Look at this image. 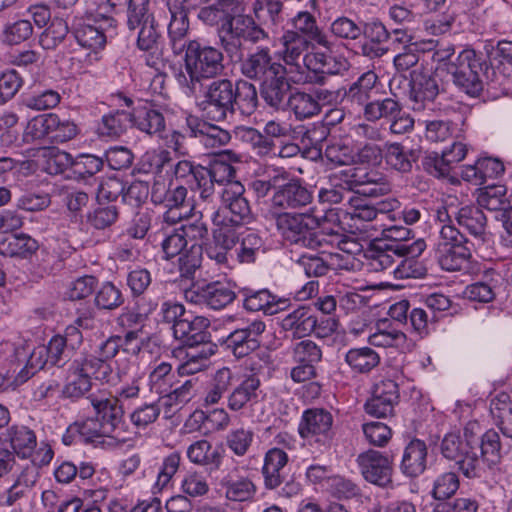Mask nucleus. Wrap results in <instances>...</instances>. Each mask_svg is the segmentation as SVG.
Masks as SVG:
<instances>
[{"mask_svg":"<svg viewBox=\"0 0 512 512\" xmlns=\"http://www.w3.org/2000/svg\"><path fill=\"white\" fill-rule=\"evenodd\" d=\"M224 156H228L229 160L239 162L240 158L238 155L233 153L232 151H226L223 153L219 159H215L206 170L209 173V176L211 179L217 184V187L220 189L228 183L235 182V174L236 170L235 168L228 163L227 161L223 160L222 158Z\"/></svg>","mask_w":512,"mask_h":512,"instance_id":"c03bdc74","label":"nucleus"},{"mask_svg":"<svg viewBox=\"0 0 512 512\" xmlns=\"http://www.w3.org/2000/svg\"><path fill=\"white\" fill-rule=\"evenodd\" d=\"M468 152V147L461 141H454L453 144L442 151L441 155L432 153L423 161L424 169L435 177H444L450 173L453 164L462 161Z\"/></svg>","mask_w":512,"mask_h":512,"instance_id":"aec40b11","label":"nucleus"},{"mask_svg":"<svg viewBox=\"0 0 512 512\" xmlns=\"http://www.w3.org/2000/svg\"><path fill=\"white\" fill-rule=\"evenodd\" d=\"M233 82L229 79L212 81L205 89L197 107L211 121L221 122L232 115Z\"/></svg>","mask_w":512,"mask_h":512,"instance_id":"6e6552de","label":"nucleus"},{"mask_svg":"<svg viewBox=\"0 0 512 512\" xmlns=\"http://www.w3.org/2000/svg\"><path fill=\"white\" fill-rule=\"evenodd\" d=\"M440 450L446 459L456 462L465 477L477 478L481 476V460L474 446H472V439L465 441L459 432H449L442 439Z\"/></svg>","mask_w":512,"mask_h":512,"instance_id":"0eeeda50","label":"nucleus"},{"mask_svg":"<svg viewBox=\"0 0 512 512\" xmlns=\"http://www.w3.org/2000/svg\"><path fill=\"white\" fill-rule=\"evenodd\" d=\"M280 325L292 338L301 339L315 330L316 315L309 308L301 306L285 315Z\"/></svg>","mask_w":512,"mask_h":512,"instance_id":"393cba45","label":"nucleus"},{"mask_svg":"<svg viewBox=\"0 0 512 512\" xmlns=\"http://www.w3.org/2000/svg\"><path fill=\"white\" fill-rule=\"evenodd\" d=\"M345 362L354 373L366 374L379 365L380 356L370 347L352 348L346 353Z\"/></svg>","mask_w":512,"mask_h":512,"instance_id":"a19ab883","label":"nucleus"},{"mask_svg":"<svg viewBox=\"0 0 512 512\" xmlns=\"http://www.w3.org/2000/svg\"><path fill=\"white\" fill-rule=\"evenodd\" d=\"M400 103L392 98H384L367 103L363 109L364 118L370 122H376L382 118L391 119L399 113Z\"/></svg>","mask_w":512,"mask_h":512,"instance_id":"864d4df0","label":"nucleus"},{"mask_svg":"<svg viewBox=\"0 0 512 512\" xmlns=\"http://www.w3.org/2000/svg\"><path fill=\"white\" fill-rule=\"evenodd\" d=\"M287 462L288 455L282 449L272 448L266 452L261 473L267 490H275L284 482L283 470Z\"/></svg>","mask_w":512,"mask_h":512,"instance_id":"b1692460","label":"nucleus"},{"mask_svg":"<svg viewBox=\"0 0 512 512\" xmlns=\"http://www.w3.org/2000/svg\"><path fill=\"white\" fill-rule=\"evenodd\" d=\"M69 433H77L80 439L85 443L111 445L119 438L110 429H106L100 418L89 417L82 421H77L68 428Z\"/></svg>","mask_w":512,"mask_h":512,"instance_id":"412c9836","label":"nucleus"},{"mask_svg":"<svg viewBox=\"0 0 512 512\" xmlns=\"http://www.w3.org/2000/svg\"><path fill=\"white\" fill-rule=\"evenodd\" d=\"M213 223L218 226V229L214 231V243L221 249L226 250L229 253L235 254V249L238 245L239 237L236 230L226 221V217L221 215V211L217 210L212 215Z\"/></svg>","mask_w":512,"mask_h":512,"instance_id":"37998d69","label":"nucleus"},{"mask_svg":"<svg viewBox=\"0 0 512 512\" xmlns=\"http://www.w3.org/2000/svg\"><path fill=\"white\" fill-rule=\"evenodd\" d=\"M222 52L196 40L189 41L186 47L185 72L177 75V81L185 93L196 95L202 89V80L219 76L224 71Z\"/></svg>","mask_w":512,"mask_h":512,"instance_id":"f03ea898","label":"nucleus"},{"mask_svg":"<svg viewBox=\"0 0 512 512\" xmlns=\"http://www.w3.org/2000/svg\"><path fill=\"white\" fill-rule=\"evenodd\" d=\"M260 380L255 374L246 376L227 397V406L232 411L244 409L252 401L258 398Z\"/></svg>","mask_w":512,"mask_h":512,"instance_id":"c756f323","label":"nucleus"},{"mask_svg":"<svg viewBox=\"0 0 512 512\" xmlns=\"http://www.w3.org/2000/svg\"><path fill=\"white\" fill-rule=\"evenodd\" d=\"M434 252L440 267L449 272L461 271L472 257L468 245L434 247Z\"/></svg>","mask_w":512,"mask_h":512,"instance_id":"c85d7f7f","label":"nucleus"},{"mask_svg":"<svg viewBox=\"0 0 512 512\" xmlns=\"http://www.w3.org/2000/svg\"><path fill=\"white\" fill-rule=\"evenodd\" d=\"M281 44L283 46L282 57L284 62L290 66L300 67L299 61L307 54L310 41L296 31L287 30L282 35Z\"/></svg>","mask_w":512,"mask_h":512,"instance_id":"2f4dec72","label":"nucleus"},{"mask_svg":"<svg viewBox=\"0 0 512 512\" xmlns=\"http://www.w3.org/2000/svg\"><path fill=\"white\" fill-rule=\"evenodd\" d=\"M118 217L119 212L116 206H99L87 214V223L96 230H105L111 227Z\"/></svg>","mask_w":512,"mask_h":512,"instance_id":"69168bd1","label":"nucleus"},{"mask_svg":"<svg viewBox=\"0 0 512 512\" xmlns=\"http://www.w3.org/2000/svg\"><path fill=\"white\" fill-rule=\"evenodd\" d=\"M130 123H132L131 113L116 111L102 117L99 131L105 136L118 137L126 131Z\"/></svg>","mask_w":512,"mask_h":512,"instance_id":"4d7b16f0","label":"nucleus"},{"mask_svg":"<svg viewBox=\"0 0 512 512\" xmlns=\"http://www.w3.org/2000/svg\"><path fill=\"white\" fill-rule=\"evenodd\" d=\"M197 380L194 378L186 380L180 386L161 396L159 402L164 407L171 408L189 402L196 393Z\"/></svg>","mask_w":512,"mask_h":512,"instance_id":"bf43d9fd","label":"nucleus"},{"mask_svg":"<svg viewBox=\"0 0 512 512\" xmlns=\"http://www.w3.org/2000/svg\"><path fill=\"white\" fill-rule=\"evenodd\" d=\"M481 457L488 466L500 463L502 458V445L499 434L494 429L487 430L480 440Z\"/></svg>","mask_w":512,"mask_h":512,"instance_id":"5fc2aeb1","label":"nucleus"},{"mask_svg":"<svg viewBox=\"0 0 512 512\" xmlns=\"http://www.w3.org/2000/svg\"><path fill=\"white\" fill-rule=\"evenodd\" d=\"M217 485L226 499L234 502L250 501L257 492V486L248 476H240L239 468L223 471Z\"/></svg>","mask_w":512,"mask_h":512,"instance_id":"6ab92c4d","label":"nucleus"},{"mask_svg":"<svg viewBox=\"0 0 512 512\" xmlns=\"http://www.w3.org/2000/svg\"><path fill=\"white\" fill-rule=\"evenodd\" d=\"M294 31L315 41L317 44L329 48L330 42L317 25L316 19L309 12H299L293 19Z\"/></svg>","mask_w":512,"mask_h":512,"instance_id":"a18cd8bd","label":"nucleus"},{"mask_svg":"<svg viewBox=\"0 0 512 512\" xmlns=\"http://www.w3.org/2000/svg\"><path fill=\"white\" fill-rule=\"evenodd\" d=\"M160 235L162 236L161 247L166 259L178 256L189 247V240L184 237L180 227L162 228Z\"/></svg>","mask_w":512,"mask_h":512,"instance_id":"09e8293b","label":"nucleus"},{"mask_svg":"<svg viewBox=\"0 0 512 512\" xmlns=\"http://www.w3.org/2000/svg\"><path fill=\"white\" fill-rule=\"evenodd\" d=\"M333 416L323 408L307 409L303 412L298 426V432L302 439L310 445L328 448L333 439Z\"/></svg>","mask_w":512,"mask_h":512,"instance_id":"1a4fd4ad","label":"nucleus"},{"mask_svg":"<svg viewBox=\"0 0 512 512\" xmlns=\"http://www.w3.org/2000/svg\"><path fill=\"white\" fill-rule=\"evenodd\" d=\"M7 441L14 452L22 458L30 457L37 445L34 431L23 425L11 426L7 430Z\"/></svg>","mask_w":512,"mask_h":512,"instance_id":"f704fd0d","label":"nucleus"},{"mask_svg":"<svg viewBox=\"0 0 512 512\" xmlns=\"http://www.w3.org/2000/svg\"><path fill=\"white\" fill-rule=\"evenodd\" d=\"M410 100L414 110H422L433 103L439 94L436 79L422 67L413 69L410 73Z\"/></svg>","mask_w":512,"mask_h":512,"instance_id":"a211bd4d","label":"nucleus"},{"mask_svg":"<svg viewBox=\"0 0 512 512\" xmlns=\"http://www.w3.org/2000/svg\"><path fill=\"white\" fill-rule=\"evenodd\" d=\"M124 298L119 288L113 283L106 282L95 295V305L100 309L113 310L121 306Z\"/></svg>","mask_w":512,"mask_h":512,"instance_id":"774afa93","label":"nucleus"},{"mask_svg":"<svg viewBox=\"0 0 512 512\" xmlns=\"http://www.w3.org/2000/svg\"><path fill=\"white\" fill-rule=\"evenodd\" d=\"M488 65L477 57L474 50H463L454 61L447 65L454 84L470 96H478L483 90V82Z\"/></svg>","mask_w":512,"mask_h":512,"instance_id":"39448f33","label":"nucleus"},{"mask_svg":"<svg viewBox=\"0 0 512 512\" xmlns=\"http://www.w3.org/2000/svg\"><path fill=\"white\" fill-rule=\"evenodd\" d=\"M132 123L139 130L161 136L165 129V119L161 112L148 106L139 107L131 113Z\"/></svg>","mask_w":512,"mask_h":512,"instance_id":"c9c22d12","label":"nucleus"},{"mask_svg":"<svg viewBox=\"0 0 512 512\" xmlns=\"http://www.w3.org/2000/svg\"><path fill=\"white\" fill-rule=\"evenodd\" d=\"M96 417L110 429L115 435L120 436V428L123 424L124 410L118 397L107 395L105 392L92 393L88 396Z\"/></svg>","mask_w":512,"mask_h":512,"instance_id":"f3484780","label":"nucleus"},{"mask_svg":"<svg viewBox=\"0 0 512 512\" xmlns=\"http://www.w3.org/2000/svg\"><path fill=\"white\" fill-rule=\"evenodd\" d=\"M202 244L193 243L178 255V270L180 276L192 279L196 270L201 266Z\"/></svg>","mask_w":512,"mask_h":512,"instance_id":"603ef678","label":"nucleus"},{"mask_svg":"<svg viewBox=\"0 0 512 512\" xmlns=\"http://www.w3.org/2000/svg\"><path fill=\"white\" fill-rule=\"evenodd\" d=\"M127 26L130 30H135L141 24L153 20L150 13L149 0H130L126 9Z\"/></svg>","mask_w":512,"mask_h":512,"instance_id":"0e129e2a","label":"nucleus"},{"mask_svg":"<svg viewBox=\"0 0 512 512\" xmlns=\"http://www.w3.org/2000/svg\"><path fill=\"white\" fill-rule=\"evenodd\" d=\"M412 231L404 226L393 225L382 231L383 239L398 259L402 257H419L426 249L423 239L410 242Z\"/></svg>","mask_w":512,"mask_h":512,"instance_id":"4468645a","label":"nucleus"},{"mask_svg":"<svg viewBox=\"0 0 512 512\" xmlns=\"http://www.w3.org/2000/svg\"><path fill=\"white\" fill-rule=\"evenodd\" d=\"M490 413L494 424L501 433L512 439V404L507 394H500L490 403Z\"/></svg>","mask_w":512,"mask_h":512,"instance_id":"ea45409f","label":"nucleus"},{"mask_svg":"<svg viewBox=\"0 0 512 512\" xmlns=\"http://www.w3.org/2000/svg\"><path fill=\"white\" fill-rule=\"evenodd\" d=\"M427 446L424 441L413 439L405 447L400 469L408 477H418L427 466Z\"/></svg>","mask_w":512,"mask_h":512,"instance_id":"bb28decb","label":"nucleus"},{"mask_svg":"<svg viewBox=\"0 0 512 512\" xmlns=\"http://www.w3.org/2000/svg\"><path fill=\"white\" fill-rule=\"evenodd\" d=\"M187 457L194 464L216 468L220 466L222 461L219 450L213 449L212 444L206 439L192 443L187 448Z\"/></svg>","mask_w":512,"mask_h":512,"instance_id":"79ce46f5","label":"nucleus"},{"mask_svg":"<svg viewBox=\"0 0 512 512\" xmlns=\"http://www.w3.org/2000/svg\"><path fill=\"white\" fill-rule=\"evenodd\" d=\"M92 378L103 383H110L112 367L96 360L93 356L80 354L69 365L63 394L69 398H81L90 391Z\"/></svg>","mask_w":512,"mask_h":512,"instance_id":"20e7f679","label":"nucleus"},{"mask_svg":"<svg viewBox=\"0 0 512 512\" xmlns=\"http://www.w3.org/2000/svg\"><path fill=\"white\" fill-rule=\"evenodd\" d=\"M262 245V239L257 233L246 231L242 234L241 239L238 240V245L235 249V259L241 263L254 262L256 254L262 248Z\"/></svg>","mask_w":512,"mask_h":512,"instance_id":"6e6d98bb","label":"nucleus"},{"mask_svg":"<svg viewBox=\"0 0 512 512\" xmlns=\"http://www.w3.org/2000/svg\"><path fill=\"white\" fill-rule=\"evenodd\" d=\"M38 248L37 240L24 233L11 235L0 242V253L10 257L28 258Z\"/></svg>","mask_w":512,"mask_h":512,"instance_id":"e433bc0d","label":"nucleus"},{"mask_svg":"<svg viewBox=\"0 0 512 512\" xmlns=\"http://www.w3.org/2000/svg\"><path fill=\"white\" fill-rule=\"evenodd\" d=\"M315 208L306 212H272L276 229L285 243L290 246L316 250L321 247L322 233L315 231L320 226V217Z\"/></svg>","mask_w":512,"mask_h":512,"instance_id":"7ed1b4c3","label":"nucleus"},{"mask_svg":"<svg viewBox=\"0 0 512 512\" xmlns=\"http://www.w3.org/2000/svg\"><path fill=\"white\" fill-rule=\"evenodd\" d=\"M288 306V299L273 295L269 290L262 289L246 294L243 307L247 311H262L266 315H274Z\"/></svg>","mask_w":512,"mask_h":512,"instance_id":"cd10ccee","label":"nucleus"},{"mask_svg":"<svg viewBox=\"0 0 512 512\" xmlns=\"http://www.w3.org/2000/svg\"><path fill=\"white\" fill-rule=\"evenodd\" d=\"M265 38L267 33L252 17L240 14L226 19L220 30L222 46L231 58L240 57L242 39L257 43Z\"/></svg>","mask_w":512,"mask_h":512,"instance_id":"423d86ee","label":"nucleus"},{"mask_svg":"<svg viewBox=\"0 0 512 512\" xmlns=\"http://www.w3.org/2000/svg\"><path fill=\"white\" fill-rule=\"evenodd\" d=\"M455 219L471 235L481 236L486 227V216L478 206H464L458 210Z\"/></svg>","mask_w":512,"mask_h":512,"instance_id":"49530a36","label":"nucleus"},{"mask_svg":"<svg viewBox=\"0 0 512 512\" xmlns=\"http://www.w3.org/2000/svg\"><path fill=\"white\" fill-rule=\"evenodd\" d=\"M398 401V384L390 379L382 380L375 385L372 397L365 404V411L371 416L386 418L393 415Z\"/></svg>","mask_w":512,"mask_h":512,"instance_id":"2eb2a0df","label":"nucleus"},{"mask_svg":"<svg viewBox=\"0 0 512 512\" xmlns=\"http://www.w3.org/2000/svg\"><path fill=\"white\" fill-rule=\"evenodd\" d=\"M240 71L246 78L260 83V93L267 105L279 109L284 104L289 88L287 70L273 58L269 48H258L248 54L241 62Z\"/></svg>","mask_w":512,"mask_h":512,"instance_id":"f257e3e1","label":"nucleus"},{"mask_svg":"<svg viewBox=\"0 0 512 512\" xmlns=\"http://www.w3.org/2000/svg\"><path fill=\"white\" fill-rule=\"evenodd\" d=\"M377 81L378 76L374 71L363 73L345 92V100L352 104H357L358 106H365L369 103L368 100L371 97V93Z\"/></svg>","mask_w":512,"mask_h":512,"instance_id":"58836bf2","label":"nucleus"},{"mask_svg":"<svg viewBox=\"0 0 512 512\" xmlns=\"http://www.w3.org/2000/svg\"><path fill=\"white\" fill-rule=\"evenodd\" d=\"M457 125L450 120L425 121V137L428 141L445 142L455 136Z\"/></svg>","mask_w":512,"mask_h":512,"instance_id":"052dcab7","label":"nucleus"},{"mask_svg":"<svg viewBox=\"0 0 512 512\" xmlns=\"http://www.w3.org/2000/svg\"><path fill=\"white\" fill-rule=\"evenodd\" d=\"M215 352L216 346L211 341L175 349L173 351L174 356L181 361L178 366V373L180 375H192L204 370L208 366L209 358Z\"/></svg>","mask_w":512,"mask_h":512,"instance_id":"dca6fc26","label":"nucleus"},{"mask_svg":"<svg viewBox=\"0 0 512 512\" xmlns=\"http://www.w3.org/2000/svg\"><path fill=\"white\" fill-rule=\"evenodd\" d=\"M233 94L235 100H232V114L236 109L243 115H251L256 110L258 95L256 87L252 83L246 80L233 83Z\"/></svg>","mask_w":512,"mask_h":512,"instance_id":"4c0bfd02","label":"nucleus"},{"mask_svg":"<svg viewBox=\"0 0 512 512\" xmlns=\"http://www.w3.org/2000/svg\"><path fill=\"white\" fill-rule=\"evenodd\" d=\"M458 489V475L455 472H445L435 479L431 495L437 502H449Z\"/></svg>","mask_w":512,"mask_h":512,"instance_id":"13d9d810","label":"nucleus"},{"mask_svg":"<svg viewBox=\"0 0 512 512\" xmlns=\"http://www.w3.org/2000/svg\"><path fill=\"white\" fill-rule=\"evenodd\" d=\"M209 325L206 317L196 316L191 320L183 318L172 329L175 338L183 340L186 346H192L210 341L211 335L207 331Z\"/></svg>","mask_w":512,"mask_h":512,"instance_id":"5701e85b","label":"nucleus"},{"mask_svg":"<svg viewBox=\"0 0 512 512\" xmlns=\"http://www.w3.org/2000/svg\"><path fill=\"white\" fill-rule=\"evenodd\" d=\"M286 104L299 121L311 119L321 112V105H318L310 92L294 90L289 94Z\"/></svg>","mask_w":512,"mask_h":512,"instance_id":"473e14b6","label":"nucleus"},{"mask_svg":"<svg viewBox=\"0 0 512 512\" xmlns=\"http://www.w3.org/2000/svg\"><path fill=\"white\" fill-rule=\"evenodd\" d=\"M383 158L387 166L396 171L406 173L412 169L410 151L400 143H386L383 147Z\"/></svg>","mask_w":512,"mask_h":512,"instance_id":"de8ad7c7","label":"nucleus"},{"mask_svg":"<svg viewBox=\"0 0 512 512\" xmlns=\"http://www.w3.org/2000/svg\"><path fill=\"white\" fill-rule=\"evenodd\" d=\"M266 329L261 320H253L232 331L226 340L227 348L236 358H243L260 347V336Z\"/></svg>","mask_w":512,"mask_h":512,"instance_id":"f8f14e48","label":"nucleus"},{"mask_svg":"<svg viewBox=\"0 0 512 512\" xmlns=\"http://www.w3.org/2000/svg\"><path fill=\"white\" fill-rule=\"evenodd\" d=\"M190 136L199 138L206 148H217L226 145L230 139V133L216 125L210 124L195 116L186 119Z\"/></svg>","mask_w":512,"mask_h":512,"instance_id":"4be33fe9","label":"nucleus"},{"mask_svg":"<svg viewBox=\"0 0 512 512\" xmlns=\"http://www.w3.org/2000/svg\"><path fill=\"white\" fill-rule=\"evenodd\" d=\"M395 257L387 242L376 241L366 253V266L372 272L388 271L393 274V268L396 267Z\"/></svg>","mask_w":512,"mask_h":512,"instance_id":"72a5a7b5","label":"nucleus"},{"mask_svg":"<svg viewBox=\"0 0 512 512\" xmlns=\"http://www.w3.org/2000/svg\"><path fill=\"white\" fill-rule=\"evenodd\" d=\"M184 297L190 303L219 310L231 304L236 298V293L228 285L216 281L204 285H193L185 290Z\"/></svg>","mask_w":512,"mask_h":512,"instance_id":"9b49d317","label":"nucleus"},{"mask_svg":"<svg viewBox=\"0 0 512 512\" xmlns=\"http://www.w3.org/2000/svg\"><path fill=\"white\" fill-rule=\"evenodd\" d=\"M313 200L312 192L298 180H291L279 185L275 190L271 206L276 212L302 209Z\"/></svg>","mask_w":512,"mask_h":512,"instance_id":"ddd939ff","label":"nucleus"},{"mask_svg":"<svg viewBox=\"0 0 512 512\" xmlns=\"http://www.w3.org/2000/svg\"><path fill=\"white\" fill-rule=\"evenodd\" d=\"M167 6L171 17L168 33L174 53L179 54L184 48L186 49L188 44L184 41V37L189 29V21L186 11L177 4V0H174L173 3L169 0Z\"/></svg>","mask_w":512,"mask_h":512,"instance_id":"a878e982","label":"nucleus"},{"mask_svg":"<svg viewBox=\"0 0 512 512\" xmlns=\"http://www.w3.org/2000/svg\"><path fill=\"white\" fill-rule=\"evenodd\" d=\"M233 372L227 367L216 371L205 396L208 405L217 404L223 395L232 387Z\"/></svg>","mask_w":512,"mask_h":512,"instance_id":"8fccbe9b","label":"nucleus"},{"mask_svg":"<svg viewBox=\"0 0 512 512\" xmlns=\"http://www.w3.org/2000/svg\"><path fill=\"white\" fill-rule=\"evenodd\" d=\"M326 490L335 498L351 499L360 495V488L352 480L333 475L327 480Z\"/></svg>","mask_w":512,"mask_h":512,"instance_id":"e2e57ef3","label":"nucleus"},{"mask_svg":"<svg viewBox=\"0 0 512 512\" xmlns=\"http://www.w3.org/2000/svg\"><path fill=\"white\" fill-rule=\"evenodd\" d=\"M331 246L336 248L343 254L353 256L360 252V244L339 232L331 231L329 233L322 232L321 248Z\"/></svg>","mask_w":512,"mask_h":512,"instance_id":"680f3d73","label":"nucleus"},{"mask_svg":"<svg viewBox=\"0 0 512 512\" xmlns=\"http://www.w3.org/2000/svg\"><path fill=\"white\" fill-rule=\"evenodd\" d=\"M173 379L172 365L168 362H161L149 374V389L160 397L164 396L172 388Z\"/></svg>","mask_w":512,"mask_h":512,"instance_id":"3c124183","label":"nucleus"},{"mask_svg":"<svg viewBox=\"0 0 512 512\" xmlns=\"http://www.w3.org/2000/svg\"><path fill=\"white\" fill-rule=\"evenodd\" d=\"M478 203L490 211L505 210L509 203L506 199V190L503 186L487 187L478 196Z\"/></svg>","mask_w":512,"mask_h":512,"instance_id":"338daca9","label":"nucleus"},{"mask_svg":"<svg viewBox=\"0 0 512 512\" xmlns=\"http://www.w3.org/2000/svg\"><path fill=\"white\" fill-rule=\"evenodd\" d=\"M360 474L370 484L388 488L393 483V459L378 450L368 449L356 458Z\"/></svg>","mask_w":512,"mask_h":512,"instance_id":"9d476101","label":"nucleus"},{"mask_svg":"<svg viewBox=\"0 0 512 512\" xmlns=\"http://www.w3.org/2000/svg\"><path fill=\"white\" fill-rule=\"evenodd\" d=\"M368 341L376 347H399L406 342V335L394 322L384 318L377 321L376 330L369 335Z\"/></svg>","mask_w":512,"mask_h":512,"instance_id":"7c9ffc66","label":"nucleus"}]
</instances>
